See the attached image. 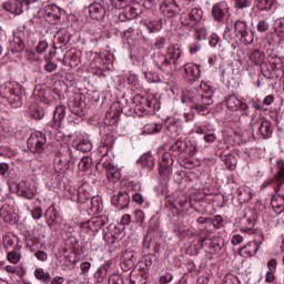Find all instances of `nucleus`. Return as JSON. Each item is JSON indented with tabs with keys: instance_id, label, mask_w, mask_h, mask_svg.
<instances>
[{
	"instance_id": "43",
	"label": "nucleus",
	"mask_w": 284,
	"mask_h": 284,
	"mask_svg": "<svg viewBox=\"0 0 284 284\" xmlns=\"http://www.w3.org/2000/svg\"><path fill=\"white\" fill-rule=\"evenodd\" d=\"M252 6V0H235V8L243 10L245 8H250Z\"/></svg>"
},
{
	"instance_id": "48",
	"label": "nucleus",
	"mask_w": 284,
	"mask_h": 284,
	"mask_svg": "<svg viewBox=\"0 0 284 284\" xmlns=\"http://www.w3.org/2000/svg\"><path fill=\"white\" fill-rule=\"evenodd\" d=\"M171 152H181V150H183V141L178 140L175 141L171 148H170Z\"/></svg>"
},
{
	"instance_id": "6",
	"label": "nucleus",
	"mask_w": 284,
	"mask_h": 284,
	"mask_svg": "<svg viewBox=\"0 0 284 284\" xmlns=\"http://www.w3.org/2000/svg\"><path fill=\"white\" fill-rule=\"evenodd\" d=\"M160 12L168 19H172L178 12H181V7L176 0H164L160 6Z\"/></svg>"
},
{
	"instance_id": "64",
	"label": "nucleus",
	"mask_w": 284,
	"mask_h": 284,
	"mask_svg": "<svg viewBox=\"0 0 284 284\" xmlns=\"http://www.w3.org/2000/svg\"><path fill=\"white\" fill-rule=\"evenodd\" d=\"M275 30H276V32H284V22H283V20H277L275 22Z\"/></svg>"
},
{
	"instance_id": "63",
	"label": "nucleus",
	"mask_w": 284,
	"mask_h": 284,
	"mask_svg": "<svg viewBox=\"0 0 284 284\" xmlns=\"http://www.w3.org/2000/svg\"><path fill=\"white\" fill-rule=\"evenodd\" d=\"M44 70L47 72H54V70H57V63L54 62H48L45 65H44Z\"/></svg>"
},
{
	"instance_id": "13",
	"label": "nucleus",
	"mask_w": 284,
	"mask_h": 284,
	"mask_svg": "<svg viewBox=\"0 0 284 284\" xmlns=\"http://www.w3.org/2000/svg\"><path fill=\"white\" fill-rule=\"evenodd\" d=\"M196 245V250L197 252L203 250V247H205V245H209V247H211V250H214V252H220L221 251V244L219 242H216V240H211L207 237H199L197 239V243Z\"/></svg>"
},
{
	"instance_id": "39",
	"label": "nucleus",
	"mask_w": 284,
	"mask_h": 284,
	"mask_svg": "<svg viewBox=\"0 0 284 284\" xmlns=\"http://www.w3.org/2000/svg\"><path fill=\"white\" fill-rule=\"evenodd\" d=\"M194 37L197 41H204L207 39V31L204 27H196Z\"/></svg>"
},
{
	"instance_id": "30",
	"label": "nucleus",
	"mask_w": 284,
	"mask_h": 284,
	"mask_svg": "<svg viewBox=\"0 0 284 284\" xmlns=\"http://www.w3.org/2000/svg\"><path fill=\"white\" fill-rule=\"evenodd\" d=\"M140 165L141 168H146L148 170H151V168H154V156L152 154H144L140 158Z\"/></svg>"
},
{
	"instance_id": "56",
	"label": "nucleus",
	"mask_w": 284,
	"mask_h": 284,
	"mask_svg": "<svg viewBox=\"0 0 284 284\" xmlns=\"http://www.w3.org/2000/svg\"><path fill=\"white\" fill-rule=\"evenodd\" d=\"M9 171H10V165H8V163H4V162L0 163V176L6 178Z\"/></svg>"
},
{
	"instance_id": "22",
	"label": "nucleus",
	"mask_w": 284,
	"mask_h": 284,
	"mask_svg": "<svg viewBox=\"0 0 284 284\" xmlns=\"http://www.w3.org/2000/svg\"><path fill=\"white\" fill-rule=\"evenodd\" d=\"M271 205L275 212V214H283L284 213V196L276 195L272 199Z\"/></svg>"
},
{
	"instance_id": "40",
	"label": "nucleus",
	"mask_w": 284,
	"mask_h": 284,
	"mask_svg": "<svg viewBox=\"0 0 284 284\" xmlns=\"http://www.w3.org/2000/svg\"><path fill=\"white\" fill-rule=\"evenodd\" d=\"M7 258H8L9 263L17 265V263H19V261H21V253L17 252V251H11L8 253Z\"/></svg>"
},
{
	"instance_id": "20",
	"label": "nucleus",
	"mask_w": 284,
	"mask_h": 284,
	"mask_svg": "<svg viewBox=\"0 0 284 284\" xmlns=\"http://www.w3.org/2000/svg\"><path fill=\"white\" fill-rule=\"evenodd\" d=\"M104 168L106 170L108 181H111V183H116V181H119L121 179V172L114 165L108 164Z\"/></svg>"
},
{
	"instance_id": "46",
	"label": "nucleus",
	"mask_w": 284,
	"mask_h": 284,
	"mask_svg": "<svg viewBox=\"0 0 284 284\" xmlns=\"http://www.w3.org/2000/svg\"><path fill=\"white\" fill-rule=\"evenodd\" d=\"M173 278H174V277L172 276V274L165 273V274H163V275L160 276L159 283H160V284L172 283V280H173Z\"/></svg>"
},
{
	"instance_id": "57",
	"label": "nucleus",
	"mask_w": 284,
	"mask_h": 284,
	"mask_svg": "<svg viewBox=\"0 0 284 284\" xmlns=\"http://www.w3.org/2000/svg\"><path fill=\"white\" fill-rule=\"evenodd\" d=\"M31 216L36 220H39L43 216V212L41 211V206H37L32 212Z\"/></svg>"
},
{
	"instance_id": "60",
	"label": "nucleus",
	"mask_w": 284,
	"mask_h": 284,
	"mask_svg": "<svg viewBox=\"0 0 284 284\" xmlns=\"http://www.w3.org/2000/svg\"><path fill=\"white\" fill-rule=\"evenodd\" d=\"M36 258H38V261L45 262L48 261V253H45L44 251H38L36 252Z\"/></svg>"
},
{
	"instance_id": "2",
	"label": "nucleus",
	"mask_w": 284,
	"mask_h": 284,
	"mask_svg": "<svg viewBox=\"0 0 284 284\" xmlns=\"http://www.w3.org/2000/svg\"><path fill=\"white\" fill-rule=\"evenodd\" d=\"M181 48L176 45L169 47L166 54L156 53L153 55V61L162 72L166 74H172L176 70V61L181 58Z\"/></svg>"
},
{
	"instance_id": "12",
	"label": "nucleus",
	"mask_w": 284,
	"mask_h": 284,
	"mask_svg": "<svg viewBox=\"0 0 284 284\" xmlns=\"http://www.w3.org/2000/svg\"><path fill=\"white\" fill-rule=\"evenodd\" d=\"M277 169L278 173L274 176V179L268 180L266 182V185L264 187H267V185H272L273 183H276L277 190L283 185L284 183V161L283 160H277Z\"/></svg>"
},
{
	"instance_id": "16",
	"label": "nucleus",
	"mask_w": 284,
	"mask_h": 284,
	"mask_svg": "<svg viewBox=\"0 0 284 284\" xmlns=\"http://www.w3.org/2000/svg\"><path fill=\"white\" fill-rule=\"evenodd\" d=\"M44 14L49 21H59L61 19V9L57 4H48Z\"/></svg>"
},
{
	"instance_id": "41",
	"label": "nucleus",
	"mask_w": 284,
	"mask_h": 284,
	"mask_svg": "<svg viewBox=\"0 0 284 284\" xmlns=\"http://www.w3.org/2000/svg\"><path fill=\"white\" fill-rule=\"evenodd\" d=\"M274 6L273 0H258L257 1V8L258 10H272V7Z\"/></svg>"
},
{
	"instance_id": "4",
	"label": "nucleus",
	"mask_w": 284,
	"mask_h": 284,
	"mask_svg": "<svg viewBox=\"0 0 284 284\" xmlns=\"http://www.w3.org/2000/svg\"><path fill=\"white\" fill-rule=\"evenodd\" d=\"M134 111L141 116V114H152L159 110V101L156 98H145L141 94L133 98Z\"/></svg>"
},
{
	"instance_id": "17",
	"label": "nucleus",
	"mask_w": 284,
	"mask_h": 284,
	"mask_svg": "<svg viewBox=\"0 0 284 284\" xmlns=\"http://www.w3.org/2000/svg\"><path fill=\"white\" fill-rule=\"evenodd\" d=\"M263 245V233H258V239H255L253 242H250L247 245L243 246L242 250H246L250 256H254L258 252V247Z\"/></svg>"
},
{
	"instance_id": "9",
	"label": "nucleus",
	"mask_w": 284,
	"mask_h": 284,
	"mask_svg": "<svg viewBox=\"0 0 284 284\" xmlns=\"http://www.w3.org/2000/svg\"><path fill=\"white\" fill-rule=\"evenodd\" d=\"M111 203L119 210H125L130 205V195L126 192H120L112 196Z\"/></svg>"
},
{
	"instance_id": "27",
	"label": "nucleus",
	"mask_w": 284,
	"mask_h": 284,
	"mask_svg": "<svg viewBox=\"0 0 284 284\" xmlns=\"http://www.w3.org/2000/svg\"><path fill=\"white\" fill-rule=\"evenodd\" d=\"M203 17V10L199 8H194L189 13L190 21L186 23V26H194V23L201 21V18Z\"/></svg>"
},
{
	"instance_id": "62",
	"label": "nucleus",
	"mask_w": 284,
	"mask_h": 284,
	"mask_svg": "<svg viewBox=\"0 0 284 284\" xmlns=\"http://www.w3.org/2000/svg\"><path fill=\"white\" fill-rule=\"evenodd\" d=\"M90 267H92V264L90 262H83L80 265L81 274H85L90 271Z\"/></svg>"
},
{
	"instance_id": "31",
	"label": "nucleus",
	"mask_w": 284,
	"mask_h": 284,
	"mask_svg": "<svg viewBox=\"0 0 284 284\" xmlns=\"http://www.w3.org/2000/svg\"><path fill=\"white\" fill-rule=\"evenodd\" d=\"M34 276L38 278V281H41L45 284L50 283L51 281L50 273L43 271V268H36Z\"/></svg>"
},
{
	"instance_id": "26",
	"label": "nucleus",
	"mask_w": 284,
	"mask_h": 284,
	"mask_svg": "<svg viewBox=\"0 0 284 284\" xmlns=\"http://www.w3.org/2000/svg\"><path fill=\"white\" fill-rule=\"evenodd\" d=\"M252 199V189L250 186H241L239 189L240 203H247Z\"/></svg>"
},
{
	"instance_id": "10",
	"label": "nucleus",
	"mask_w": 284,
	"mask_h": 284,
	"mask_svg": "<svg viewBox=\"0 0 284 284\" xmlns=\"http://www.w3.org/2000/svg\"><path fill=\"white\" fill-rule=\"evenodd\" d=\"M226 108L231 110V112H239V110H246L247 104L237 99L236 95H229L226 98Z\"/></svg>"
},
{
	"instance_id": "52",
	"label": "nucleus",
	"mask_w": 284,
	"mask_h": 284,
	"mask_svg": "<svg viewBox=\"0 0 284 284\" xmlns=\"http://www.w3.org/2000/svg\"><path fill=\"white\" fill-rule=\"evenodd\" d=\"M189 52L190 54H196V52H201V44L199 42L191 43Z\"/></svg>"
},
{
	"instance_id": "55",
	"label": "nucleus",
	"mask_w": 284,
	"mask_h": 284,
	"mask_svg": "<svg viewBox=\"0 0 284 284\" xmlns=\"http://www.w3.org/2000/svg\"><path fill=\"white\" fill-rule=\"evenodd\" d=\"M242 38L244 39V43H246V45H250V43H254V33L246 31L245 36H242Z\"/></svg>"
},
{
	"instance_id": "7",
	"label": "nucleus",
	"mask_w": 284,
	"mask_h": 284,
	"mask_svg": "<svg viewBox=\"0 0 284 284\" xmlns=\"http://www.w3.org/2000/svg\"><path fill=\"white\" fill-rule=\"evenodd\" d=\"M174 164V159L172 154L164 153L162 160L160 161V174L161 176H168L172 174V165Z\"/></svg>"
},
{
	"instance_id": "59",
	"label": "nucleus",
	"mask_w": 284,
	"mask_h": 284,
	"mask_svg": "<svg viewBox=\"0 0 284 284\" xmlns=\"http://www.w3.org/2000/svg\"><path fill=\"white\" fill-rule=\"evenodd\" d=\"M47 216L50 219L51 223H54V221H57V213L54 212V209L49 207L47 210Z\"/></svg>"
},
{
	"instance_id": "15",
	"label": "nucleus",
	"mask_w": 284,
	"mask_h": 284,
	"mask_svg": "<svg viewBox=\"0 0 284 284\" xmlns=\"http://www.w3.org/2000/svg\"><path fill=\"white\" fill-rule=\"evenodd\" d=\"M184 72L191 81H194V79H201V68L193 62L184 64Z\"/></svg>"
},
{
	"instance_id": "8",
	"label": "nucleus",
	"mask_w": 284,
	"mask_h": 284,
	"mask_svg": "<svg viewBox=\"0 0 284 284\" xmlns=\"http://www.w3.org/2000/svg\"><path fill=\"white\" fill-rule=\"evenodd\" d=\"M105 223H108V216L102 215V216H98L89 220L83 224V227L91 230V232H98V230H101V227H103Z\"/></svg>"
},
{
	"instance_id": "3",
	"label": "nucleus",
	"mask_w": 284,
	"mask_h": 284,
	"mask_svg": "<svg viewBox=\"0 0 284 284\" xmlns=\"http://www.w3.org/2000/svg\"><path fill=\"white\" fill-rule=\"evenodd\" d=\"M0 95L6 99L11 108L23 105V87L18 82H4L0 85Z\"/></svg>"
},
{
	"instance_id": "49",
	"label": "nucleus",
	"mask_w": 284,
	"mask_h": 284,
	"mask_svg": "<svg viewBox=\"0 0 284 284\" xmlns=\"http://www.w3.org/2000/svg\"><path fill=\"white\" fill-rule=\"evenodd\" d=\"M109 284H123V278L119 274L109 277Z\"/></svg>"
},
{
	"instance_id": "45",
	"label": "nucleus",
	"mask_w": 284,
	"mask_h": 284,
	"mask_svg": "<svg viewBox=\"0 0 284 284\" xmlns=\"http://www.w3.org/2000/svg\"><path fill=\"white\" fill-rule=\"evenodd\" d=\"M110 270V263L103 264L99 267L98 274L101 278H105L108 276V271Z\"/></svg>"
},
{
	"instance_id": "23",
	"label": "nucleus",
	"mask_w": 284,
	"mask_h": 284,
	"mask_svg": "<svg viewBox=\"0 0 284 284\" xmlns=\"http://www.w3.org/2000/svg\"><path fill=\"white\" fill-rule=\"evenodd\" d=\"M258 130H260V134H262L264 139H270V136H272V133L274 132L272 122L267 120H264L261 122Z\"/></svg>"
},
{
	"instance_id": "35",
	"label": "nucleus",
	"mask_w": 284,
	"mask_h": 284,
	"mask_svg": "<svg viewBox=\"0 0 284 284\" xmlns=\"http://www.w3.org/2000/svg\"><path fill=\"white\" fill-rule=\"evenodd\" d=\"M92 168V158L84 156L81 159L79 163V170L82 172H88Z\"/></svg>"
},
{
	"instance_id": "19",
	"label": "nucleus",
	"mask_w": 284,
	"mask_h": 284,
	"mask_svg": "<svg viewBox=\"0 0 284 284\" xmlns=\"http://www.w3.org/2000/svg\"><path fill=\"white\" fill-rule=\"evenodd\" d=\"M0 216L6 223H11V221L14 219V206L3 204L0 209Z\"/></svg>"
},
{
	"instance_id": "28",
	"label": "nucleus",
	"mask_w": 284,
	"mask_h": 284,
	"mask_svg": "<svg viewBox=\"0 0 284 284\" xmlns=\"http://www.w3.org/2000/svg\"><path fill=\"white\" fill-rule=\"evenodd\" d=\"M73 148H75V150H78L79 152H91L92 151V142H90V140L85 139V140H81L79 143H73Z\"/></svg>"
},
{
	"instance_id": "29",
	"label": "nucleus",
	"mask_w": 284,
	"mask_h": 284,
	"mask_svg": "<svg viewBox=\"0 0 284 284\" xmlns=\"http://www.w3.org/2000/svg\"><path fill=\"white\" fill-rule=\"evenodd\" d=\"M60 163H64V165L72 163V151H70V148H62V152H60Z\"/></svg>"
},
{
	"instance_id": "24",
	"label": "nucleus",
	"mask_w": 284,
	"mask_h": 284,
	"mask_svg": "<svg viewBox=\"0 0 284 284\" xmlns=\"http://www.w3.org/2000/svg\"><path fill=\"white\" fill-rule=\"evenodd\" d=\"M3 8L4 10H7V12H10L11 14L16 16L21 14L23 12V4L19 2H4Z\"/></svg>"
},
{
	"instance_id": "51",
	"label": "nucleus",
	"mask_w": 284,
	"mask_h": 284,
	"mask_svg": "<svg viewBox=\"0 0 284 284\" xmlns=\"http://www.w3.org/2000/svg\"><path fill=\"white\" fill-rule=\"evenodd\" d=\"M149 32H159L161 30V24L159 22H150L146 24Z\"/></svg>"
},
{
	"instance_id": "44",
	"label": "nucleus",
	"mask_w": 284,
	"mask_h": 284,
	"mask_svg": "<svg viewBox=\"0 0 284 284\" xmlns=\"http://www.w3.org/2000/svg\"><path fill=\"white\" fill-rule=\"evenodd\" d=\"M257 32H267L270 30V23H267V21L265 20H260L257 22Z\"/></svg>"
},
{
	"instance_id": "37",
	"label": "nucleus",
	"mask_w": 284,
	"mask_h": 284,
	"mask_svg": "<svg viewBox=\"0 0 284 284\" xmlns=\"http://www.w3.org/2000/svg\"><path fill=\"white\" fill-rule=\"evenodd\" d=\"M144 77L149 83H161V77L156 72L148 71Z\"/></svg>"
},
{
	"instance_id": "18",
	"label": "nucleus",
	"mask_w": 284,
	"mask_h": 284,
	"mask_svg": "<svg viewBox=\"0 0 284 284\" xmlns=\"http://www.w3.org/2000/svg\"><path fill=\"white\" fill-rule=\"evenodd\" d=\"M89 14L91 19H103L105 17V9L100 3H92L89 6Z\"/></svg>"
},
{
	"instance_id": "61",
	"label": "nucleus",
	"mask_w": 284,
	"mask_h": 284,
	"mask_svg": "<svg viewBox=\"0 0 284 284\" xmlns=\"http://www.w3.org/2000/svg\"><path fill=\"white\" fill-rule=\"evenodd\" d=\"M276 265H278V262L276 261V258H272L271 261H268L267 263L268 272H275Z\"/></svg>"
},
{
	"instance_id": "21",
	"label": "nucleus",
	"mask_w": 284,
	"mask_h": 284,
	"mask_svg": "<svg viewBox=\"0 0 284 284\" xmlns=\"http://www.w3.org/2000/svg\"><path fill=\"white\" fill-rule=\"evenodd\" d=\"M65 119V106H57L53 113V128H61V121Z\"/></svg>"
},
{
	"instance_id": "38",
	"label": "nucleus",
	"mask_w": 284,
	"mask_h": 284,
	"mask_svg": "<svg viewBox=\"0 0 284 284\" xmlns=\"http://www.w3.org/2000/svg\"><path fill=\"white\" fill-rule=\"evenodd\" d=\"M161 130H162V126L160 124L151 123V124H146L144 126V132L146 134H156V133L161 132Z\"/></svg>"
},
{
	"instance_id": "36",
	"label": "nucleus",
	"mask_w": 284,
	"mask_h": 284,
	"mask_svg": "<svg viewBox=\"0 0 284 284\" xmlns=\"http://www.w3.org/2000/svg\"><path fill=\"white\" fill-rule=\"evenodd\" d=\"M234 28L241 34V37H245L247 34V23H245V21L237 20Z\"/></svg>"
},
{
	"instance_id": "34",
	"label": "nucleus",
	"mask_w": 284,
	"mask_h": 284,
	"mask_svg": "<svg viewBox=\"0 0 284 284\" xmlns=\"http://www.w3.org/2000/svg\"><path fill=\"white\" fill-rule=\"evenodd\" d=\"M247 221L246 230H252L254 227V223H256V215L254 214V211H248L245 214V219H243V223Z\"/></svg>"
},
{
	"instance_id": "14",
	"label": "nucleus",
	"mask_w": 284,
	"mask_h": 284,
	"mask_svg": "<svg viewBox=\"0 0 284 284\" xmlns=\"http://www.w3.org/2000/svg\"><path fill=\"white\" fill-rule=\"evenodd\" d=\"M134 265H136V253L126 251L122 256V270L128 272V270H132Z\"/></svg>"
},
{
	"instance_id": "25",
	"label": "nucleus",
	"mask_w": 284,
	"mask_h": 284,
	"mask_svg": "<svg viewBox=\"0 0 284 284\" xmlns=\"http://www.w3.org/2000/svg\"><path fill=\"white\" fill-rule=\"evenodd\" d=\"M29 112H30V115L32 116V119H37L38 121H40V119H43V116H45V112L37 103H32L30 105Z\"/></svg>"
},
{
	"instance_id": "1",
	"label": "nucleus",
	"mask_w": 284,
	"mask_h": 284,
	"mask_svg": "<svg viewBox=\"0 0 284 284\" xmlns=\"http://www.w3.org/2000/svg\"><path fill=\"white\" fill-rule=\"evenodd\" d=\"M201 90L183 91L181 93L182 103H191L190 108L193 114H201L207 116L210 114V105L214 103L212 97L206 92L203 93V84L200 85Z\"/></svg>"
},
{
	"instance_id": "58",
	"label": "nucleus",
	"mask_w": 284,
	"mask_h": 284,
	"mask_svg": "<svg viewBox=\"0 0 284 284\" xmlns=\"http://www.w3.org/2000/svg\"><path fill=\"white\" fill-rule=\"evenodd\" d=\"M135 220H136V223H143V221H145V213H143L142 210H136Z\"/></svg>"
},
{
	"instance_id": "53",
	"label": "nucleus",
	"mask_w": 284,
	"mask_h": 284,
	"mask_svg": "<svg viewBox=\"0 0 284 284\" xmlns=\"http://www.w3.org/2000/svg\"><path fill=\"white\" fill-rule=\"evenodd\" d=\"M45 50H48V42L45 40H41L39 44L37 45V52L39 54L43 53Z\"/></svg>"
},
{
	"instance_id": "42",
	"label": "nucleus",
	"mask_w": 284,
	"mask_h": 284,
	"mask_svg": "<svg viewBox=\"0 0 284 284\" xmlns=\"http://www.w3.org/2000/svg\"><path fill=\"white\" fill-rule=\"evenodd\" d=\"M18 194L19 196H23V199H28L29 201H31V199L36 196L34 190L30 189H19Z\"/></svg>"
},
{
	"instance_id": "32",
	"label": "nucleus",
	"mask_w": 284,
	"mask_h": 284,
	"mask_svg": "<svg viewBox=\"0 0 284 284\" xmlns=\"http://www.w3.org/2000/svg\"><path fill=\"white\" fill-rule=\"evenodd\" d=\"M90 203H91V212H93V214H98L103 210V203H101V197L93 196L91 197Z\"/></svg>"
},
{
	"instance_id": "33",
	"label": "nucleus",
	"mask_w": 284,
	"mask_h": 284,
	"mask_svg": "<svg viewBox=\"0 0 284 284\" xmlns=\"http://www.w3.org/2000/svg\"><path fill=\"white\" fill-rule=\"evenodd\" d=\"M26 50V44L23 43V40L20 38H14L11 42V52H23Z\"/></svg>"
},
{
	"instance_id": "11",
	"label": "nucleus",
	"mask_w": 284,
	"mask_h": 284,
	"mask_svg": "<svg viewBox=\"0 0 284 284\" xmlns=\"http://www.w3.org/2000/svg\"><path fill=\"white\" fill-rule=\"evenodd\" d=\"M229 10L227 1H221L213 6L212 16L216 21H222Z\"/></svg>"
},
{
	"instance_id": "50",
	"label": "nucleus",
	"mask_w": 284,
	"mask_h": 284,
	"mask_svg": "<svg viewBox=\"0 0 284 284\" xmlns=\"http://www.w3.org/2000/svg\"><path fill=\"white\" fill-rule=\"evenodd\" d=\"M209 41H210L211 48H216L217 44H219L220 41H221V38H219V36H217L216 33H213V34L209 38Z\"/></svg>"
},
{
	"instance_id": "54",
	"label": "nucleus",
	"mask_w": 284,
	"mask_h": 284,
	"mask_svg": "<svg viewBox=\"0 0 284 284\" xmlns=\"http://www.w3.org/2000/svg\"><path fill=\"white\" fill-rule=\"evenodd\" d=\"M204 141L205 143H214L216 141V135L212 131H209L204 135Z\"/></svg>"
},
{
	"instance_id": "47",
	"label": "nucleus",
	"mask_w": 284,
	"mask_h": 284,
	"mask_svg": "<svg viewBox=\"0 0 284 284\" xmlns=\"http://www.w3.org/2000/svg\"><path fill=\"white\" fill-rule=\"evenodd\" d=\"M209 223H212L214 227H221V223H223V217L221 215H215L213 219H209Z\"/></svg>"
},
{
	"instance_id": "5",
	"label": "nucleus",
	"mask_w": 284,
	"mask_h": 284,
	"mask_svg": "<svg viewBox=\"0 0 284 284\" xmlns=\"http://www.w3.org/2000/svg\"><path fill=\"white\" fill-rule=\"evenodd\" d=\"M45 143H48V138H45L44 133L36 132L30 135L27 141V145L33 154H39V152H43L45 148Z\"/></svg>"
}]
</instances>
